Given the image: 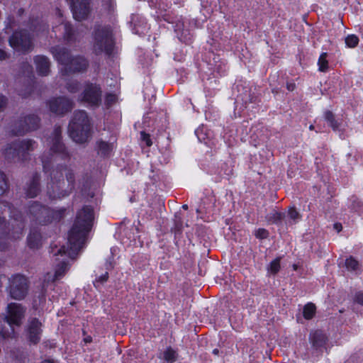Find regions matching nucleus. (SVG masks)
I'll return each instance as SVG.
<instances>
[{"label": "nucleus", "instance_id": "1", "mask_svg": "<svg viewBox=\"0 0 363 363\" xmlns=\"http://www.w3.org/2000/svg\"><path fill=\"white\" fill-rule=\"evenodd\" d=\"M94 220V210L91 206H86L77 213L75 222L68 235L69 246H62L57 250L55 255H67L72 259L82 247L86 236L90 231Z\"/></svg>", "mask_w": 363, "mask_h": 363}, {"label": "nucleus", "instance_id": "2", "mask_svg": "<svg viewBox=\"0 0 363 363\" xmlns=\"http://www.w3.org/2000/svg\"><path fill=\"white\" fill-rule=\"evenodd\" d=\"M76 186V174L72 168L60 164L53 168L47 179L45 192L50 200L69 196Z\"/></svg>", "mask_w": 363, "mask_h": 363}, {"label": "nucleus", "instance_id": "3", "mask_svg": "<svg viewBox=\"0 0 363 363\" xmlns=\"http://www.w3.org/2000/svg\"><path fill=\"white\" fill-rule=\"evenodd\" d=\"M93 125L87 113L84 111H75L69 123L68 133L76 143L84 144L92 137Z\"/></svg>", "mask_w": 363, "mask_h": 363}, {"label": "nucleus", "instance_id": "4", "mask_svg": "<svg viewBox=\"0 0 363 363\" xmlns=\"http://www.w3.org/2000/svg\"><path fill=\"white\" fill-rule=\"evenodd\" d=\"M23 318V306L21 303H11L7 306V315L4 318V323L7 324V328H0V335L4 338H8L14 334L13 325L19 326Z\"/></svg>", "mask_w": 363, "mask_h": 363}, {"label": "nucleus", "instance_id": "5", "mask_svg": "<svg viewBox=\"0 0 363 363\" xmlns=\"http://www.w3.org/2000/svg\"><path fill=\"white\" fill-rule=\"evenodd\" d=\"M114 43L110 28L99 26L95 29L94 50L96 55L105 52L112 54Z\"/></svg>", "mask_w": 363, "mask_h": 363}, {"label": "nucleus", "instance_id": "6", "mask_svg": "<svg viewBox=\"0 0 363 363\" xmlns=\"http://www.w3.org/2000/svg\"><path fill=\"white\" fill-rule=\"evenodd\" d=\"M5 213H8L9 216L16 223V225L18 226V230L12 233V238L20 239V235L23 233V213L15 209L9 202L0 201V227L2 228L6 225Z\"/></svg>", "mask_w": 363, "mask_h": 363}, {"label": "nucleus", "instance_id": "7", "mask_svg": "<svg viewBox=\"0 0 363 363\" xmlns=\"http://www.w3.org/2000/svg\"><path fill=\"white\" fill-rule=\"evenodd\" d=\"M24 29V53L30 52L34 47L33 40L39 32L45 30V25L38 18L33 19Z\"/></svg>", "mask_w": 363, "mask_h": 363}, {"label": "nucleus", "instance_id": "8", "mask_svg": "<svg viewBox=\"0 0 363 363\" xmlns=\"http://www.w3.org/2000/svg\"><path fill=\"white\" fill-rule=\"evenodd\" d=\"M42 326V323L36 318H32L28 320L26 338L28 345L36 346L40 342L43 333Z\"/></svg>", "mask_w": 363, "mask_h": 363}, {"label": "nucleus", "instance_id": "9", "mask_svg": "<svg viewBox=\"0 0 363 363\" xmlns=\"http://www.w3.org/2000/svg\"><path fill=\"white\" fill-rule=\"evenodd\" d=\"M47 104L50 111L59 116H63L71 111L74 106L73 101L65 96L52 98Z\"/></svg>", "mask_w": 363, "mask_h": 363}, {"label": "nucleus", "instance_id": "10", "mask_svg": "<svg viewBox=\"0 0 363 363\" xmlns=\"http://www.w3.org/2000/svg\"><path fill=\"white\" fill-rule=\"evenodd\" d=\"M101 89L98 84L87 83L82 94V100L91 106H98L101 101Z\"/></svg>", "mask_w": 363, "mask_h": 363}, {"label": "nucleus", "instance_id": "11", "mask_svg": "<svg viewBox=\"0 0 363 363\" xmlns=\"http://www.w3.org/2000/svg\"><path fill=\"white\" fill-rule=\"evenodd\" d=\"M52 135V144L51 150L57 153L62 160L69 159L70 154L65 144L62 142V128L60 126H55Z\"/></svg>", "mask_w": 363, "mask_h": 363}, {"label": "nucleus", "instance_id": "12", "mask_svg": "<svg viewBox=\"0 0 363 363\" xmlns=\"http://www.w3.org/2000/svg\"><path fill=\"white\" fill-rule=\"evenodd\" d=\"M90 0H72L71 9L75 20L81 21L87 18L90 13Z\"/></svg>", "mask_w": 363, "mask_h": 363}, {"label": "nucleus", "instance_id": "13", "mask_svg": "<svg viewBox=\"0 0 363 363\" xmlns=\"http://www.w3.org/2000/svg\"><path fill=\"white\" fill-rule=\"evenodd\" d=\"M2 155L8 162L19 159L23 155V140L18 139L8 144L2 150Z\"/></svg>", "mask_w": 363, "mask_h": 363}, {"label": "nucleus", "instance_id": "14", "mask_svg": "<svg viewBox=\"0 0 363 363\" xmlns=\"http://www.w3.org/2000/svg\"><path fill=\"white\" fill-rule=\"evenodd\" d=\"M28 213L35 218L39 223H46L49 218V210L38 202H32L28 207Z\"/></svg>", "mask_w": 363, "mask_h": 363}, {"label": "nucleus", "instance_id": "15", "mask_svg": "<svg viewBox=\"0 0 363 363\" xmlns=\"http://www.w3.org/2000/svg\"><path fill=\"white\" fill-rule=\"evenodd\" d=\"M50 51L52 54L54 58L60 64L65 66V69L73 57V55H72L70 51L68 49L60 45L51 47Z\"/></svg>", "mask_w": 363, "mask_h": 363}, {"label": "nucleus", "instance_id": "16", "mask_svg": "<svg viewBox=\"0 0 363 363\" xmlns=\"http://www.w3.org/2000/svg\"><path fill=\"white\" fill-rule=\"evenodd\" d=\"M9 293L13 299H23V274H18L12 277L9 284Z\"/></svg>", "mask_w": 363, "mask_h": 363}, {"label": "nucleus", "instance_id": "17", "mask_svg": "<svg viewBox=\"0 0 363 363\" xmlns=\"http://www.w3.org/2000/svg\"><path fill=\"white\" fill-rule=\"evenodd\" d=\"M28 197L34 198L37 196L41 191L40 175L35 172L27 182V186L24 189Z\"/></svg>", "mask_w": 363, "mask_h": 363}, {"label": "nucleus", "instance_id": "18", "mask_svg": "<svg viewBox=\"0 0 363 363\" xmlns=\"http://www.w3.org/2000/svg\"><path fill=\"white\" fill-rule=\"evenodd\" d=\"M88 65V62L84 57L79 55L73 56L65 72L67 73L83 72L86 70Z\"/></svg>", "mask_w": 363, "mask_h": 363}, {"label": "nucleus", "instance_id": "19", "mask_svg": "<svg viewBox=\"0 0 363 363\" xmlns=\"http://www.w3.org/2000/svg\"><path fill=\"white\" fill-rule=\"evenodd\" d=\"M55 29L62 32V38L67 43H72L75 41V33L69 23L62 22Z\"/></svg>", "mask_w": 363, "mask_h": 363}, {"label": "nucleus", "instance_id": "20", "mask_svg": "<svg viewBox=\"0 0 363 363\" xmlns=\"http://www.w3.org/2000/svg\"><path fill=\"white\" fill-rule=\"evenodd\" d=\"M34 61L38 74L42 76H47L50 71L49 59L44 55H38L35 57Z\"/></svg>", "mask_w": 363, "mask_h": 363}, {"label": "nucleus", "instance_id": "21", "mask_svg": "<svg viewBox=\"0 0 363 363\" xmlns=\"http://www.w3.org/2000/svg\"><path fill=\"white\" fill-rule=\"evenodd\" d=\"M9 45L16 50H23V28L13 32L9 38Z\"/></svg>", "mask_w": 363, "mask_h": 363}, {"label": "nucleus", "instance_id": "22", "mask_svg": "<svg viewBox=\"0 0 363 363\" xmlns=\"http://www.w3.org/2000/svg\"><path fill=\"white\" fill-rule=\"evenodd\" d=\"M40 126V118L35 114H29L24 117V132L33 131Z\"/></svg>", "mask_w": 363, "mask_h": 363}, {"label": "nucleus", "instance_id": "23", "mask_svg": "<svg viewBox=\"0 0 363 363\" xmlns=\"http://www.w3.org/2000/svg\"><path fill=\"white\" fill-rule=\"evenodd\" d=\"M310 339L313 347L317 350L323 347L327 340L325 335L320 330H316L311 334Z\"/></svg>", "mask_w": 363, "mask_h": 363}, {"label": "nucleus", "instance_id": "24", "mask_svg": "<svg viewBox=\"0 0 363 363\" xmlns=\"http://www.w3.org/2000/svg\"><path fill=\"white\" fill-rule=\"evenodd\" d=\"M27 245L31 249H38L41 245V235L35 229L32 230L27 238Z\"/></svg>", "mask_w": 363, "mask_h": 363}, {"label": "nucleus", "instance_id": "25", "mask_svg": "<svg viewBox=\"0 0 363 363\" xmlns=\"http://www.w3.org/2000/svg\"><path fill=\"white\" fill-rule=\"evenodd\" d=\"M178 353L177 351L173 350L171 347H168L159 357L160 359H163L167 363H174L178 359Z\"/></svg>", "mask_w": 363, "mask_h": 363}, {"label": "nucleus", "instance_id": "26", "mask_svg": "<svg viewBox=\"0 0 363 363\" xmlns=\"http://www.w3.org/2000/svg\"><path fill=\"white\" fill-rule=\"evenodd\" d=\"M96 144L98 148V154L104 157L109 155L113 149V145L112 143H109L104 140H99L97 141Z\"/></svg>", "mask_w": 363, "mask_h": 363}, {"label": "nucleus", "instance_id": "27", "mask_svg": "<svg viewBox=\"0 0 363 363\" xmlns=\"http://www.w3.org/2000/svg\"><path fill=\"white\" fill-rule=\"evenodd\" d=\"M69 269V264L67 261L62 260L57 265L55 269V272L54 274V278L52 279V281H55L57 279H60L61 277H62L67 272Z\"/></svg>", "mask_w": 363, "mask_h": 363}, {"label": "nucleus", "instance_id": "28", "mask_svg": "<svg viewBox=\"0 0 363 363\" xmlns=\"http://www.w3.org/2000/svg\"><path fill=\"white\" fill-rule=\"evenodd\" d=\"M315 312V306L312 303H307L303 308V317L307 320H310L313 317Z\"/></svg>", "mask_w": 363, "mask_h": 363}, {"label": "nucleus", "instance_id": "29", "mask_svg": "<svg viewBox=\"0 0 363 363\" xmlns=\"http://www.w3.org/2000/svg\"><path fill=\"white\" fill-rule=\"evenodd\" d=\"M328 54L326 52H323L319 57L318 65V69L320 72H326L328 69V62L327 60Z\"/></svg>", "mask_w": 363, "mask_h": 363}, {"label": "nucleus", "instance_id": "30", "mask_svg": "<svg viewBox=\"0 0 363 363\" xmlns=\"http://www.w3.org/2000/svg\"><path fill=\"white\" fill-rule=\"evenodd\" d=\"M325 119L329 123V125L334 130H337L339 127V123L335 121V116L330 111H327L325 113Z\"/></svg>", "mask_w": 363, "mask_h": 363}, {"label": "nucleus", "instance_id": "31", "mask_svg": "<svg viewBox=\"0 0 363 363\" xmlns=\"http://www.w3.org/2000/svg\"><path fill=\"white\" fill-rule=\"evenodd\" d=\"M287 216L294 223H297L301 218V215L294 206L289 208Z\"/></svg>", "mask_w": 363, "mask_h": 363}, {"label": "nucleus", "instance_id": "32", "mask_svg": "<svg viewBox=\"0 0 363 363\" xmlns=\"http://www.w3.org/2000/svg\"><path fill=\"white\" fill-rule=\"evenodd\" d=\"M9 189L8 179L6 174L0 171V195H3Z\"/></svg>", "mask_w": 363, "mask_h": 363}, {"label": "nucleus", "instance_id": "33", "mask_svg": "<svg viewBox=\"0 0 363 363\" xmlns=\"http://www.w3.org/2000/svg\"><path fill=\"white\" fill-rule=\"evenodd\" d=\"M285 216L284 213L274 211L269 216V220L273 223L278 224L284 220Z\"/></svg>", "mask_w": 363, "mask_h": 363}, {"label": "nucleus", "instance_id": "34", "mask_svg": "<svg viewBox=\"0 0 363 363\" xmlns=\"http://www.w3.org/2000/svg\"><path fill=\"white\" fill-rule=\"evenodd\" d=\"M345 266L348 270L356 271L358 269L359 262L352 257H350L345 260Z\"/></svg>", "mask_w": 363, "mask_h": 363}, {"label": "nucleus", "instance_id": "35", "mask_svg": "<svg viewBox=\"0 0 363 363\" xmlns=\"http://www.w3.org/2000/svg\"><path fill=\"white\" fill-rule=\"evenodd\" d=\"M359 38L355 35H349L345 38V43L349 48H354L358 45Z\"/></svg>", "mask_w": 363, "mask_h": 363}, {"label": "nucleus", "instance_id": "36", "mask_svg": "<svg viewBox=\"0 0 363 363\" xmlns=\"http://www.w3.org/2000/svg\"><path fill=\"white\" fill-rule=\"evenodd\" d=\"M36 143L32 139L24 140V155L26 152L33 151L36 147ZM26 156L24 155V160Z\"/></svg>", "mask_w": 363, "mask_h": 363}, {"label": "nucleus", "instance_id": "37", "mask_svg": "<svg viewBox=\"0 0 363 363\" xmlns=\"http://www.w3.org/2000/svg\"><path fill=\"white\" fill-rule=\"evenodd\" d=\"M143 128H144V130L140 131V139L143 142L145 143L147 147H150L152 145L150 135L146 132L145 126H143Z\"/></svg>", "mask_w": 363, "mask_h": 363}, {"label": "nucleus", "instance_id": "38", "mask_svg": "<svg viewBox=\"0 0 363 363\" xmlns=\"http://www.w3.org/2000/svg\"><path fill=\"white\" fill-rule=\"evenodd\" d=\"M280 269V259L277 258L273 260L269 265V270L273 274H277Z\"/></svg>", "mask_w": 363, "mask_h": 363}, {"label": "nucleus", "instance_id": "39", "mask_svg": "<svg viewBox=\"0 0 363 363\" xmlns=\"http://www.w3.org/2000/svg\"><path fill=\"white\" fill-rule=\"evenodd\" d=\"M66 87L70 93H76L79 89V83L77 81L69 82L67 84Z\"/></svg>", "mask_w": 363, "mask_h": 363}, {"label": "nucleus", "instance_id": "40", "mask_svg": "<svg viewBox=\"0 0 363 363\" xmlns=\"http://www.w3.org/2000/svg\"><path fill=\"white\" fill-rule=\"evenodd\" d=\"M352 204H351V208L354 211H357L362 206V202L356 197L352 196Z\"/></svg>", "mask_w": 363, "mask_h": 363}, {"label": "nucleus", "instance_id": "41", "mask_svg": "<svg viewBox=\"0 0 363 363\" xmlns=\"http://www.w3.org/2000/svg\"><path fill=\"white\" fill-rule=\"evenodd\" d=\"M117 100V96L113 94H108L106 96L105 103L106 106H110L113 104Z\"/></svg>", "mask_w": 363, "mask_h": 363}, {"label": "nucleus", "instance_id": "42", "mask_svg": "<svg viewBox=\"0 0 363 363\" xmlns=\"http://www.w3.org/2000/svg\"><path fill=\"white\" fill-rule=\"evenodd\" d=\"M269 233L264 228H259L256 231L255 236L257 238L264 239L268 237Z\"/></svg>", "mask_w": 363, "mask_h": 363}, {"label": "nucleus", "instance_id": "43", "mask_svg": "<svg viewBox=\"0 0 363 363\" xmlns=\"http://www.w3.org/2000/svg\"><path fill=\"white\" fill-rule=\"evenodd\" d=\"M108 272H106L104 274L99 276L96 279V282L100 283V284H104V282H106L108 280Z\"/></svg>", "mask_w": 363, "mask_h": 363}, {"label": "nucleus", "instance_id": "44", "mask_svg": "<svg viewBox=\"0 0 363 363\" xmlns=\"http://www.w3.org/2000/svg\"><path fill=\"white\" fill-rule=\"evenodd\" d=\"M12 134L14 135H23V123L19 121L18 128L16 130H12Z\"/></svg>", "mask_w": 363, "mask_h": 363}, {"label": "nucleus", "instance_id": "45", "mask_svg": "<svg viewBox=\"0 0 363 363\" xmlns=\"http://www.w3.org/2000/svg\"><path fill=\"white\" fill-rule=\"evenodd\" d=\"M113 267V257L111 256L106 262V270H111Z\"/></svg>", "mask_w": 363, "mask_h": 363}, {"label": "nucleus", "instance_id": "46", "mask_svg": "<svg viewBox=\"0 0 363 363\" xmlns=\"http://www.w3.org/2000/svg\"><path fill=\"white\" fill-rule=\"evenodd\" d=\"M30 82H31V84L30 85V87L29 89H24V97L27 94L28 95L31 94V93L33 91V88L35 86V82L33 81V79H30Z\"/></svg>", "mask_w": 363, "mask_h": 363}, {"label": "nucleus", "instance_id": "47", "mask_svg": "<svg viewBox=\"0 0 363 363\" xmlns=\"http://www.w3.org/2000/svg\"><path fill=\"white\" fill-rule=\"evenodd\" d=\"M354 301L363 306V292H358L356 294Z\"/></svg>", "mask_w": 363, "mask_h": 363}, {"label": "nucleus", "instance_id": "48", "mask_svg": "<svg viewBox=\"0 0 363 363\" xmlns=\"http://www.w3.org/2000/svg\"><path fill=\"white\" fill-rule=\"evenodd\" d=\"M10 57V54L3 49H0V61L5 60Z\"/></svg>", "mask_w": 363, "mask_h": 363}, {"label": "nucleus", "instance_id": "49", "mask_svg": "<svg viewBox=\"0 0 363 363\" xmlns=\"http://www.w3.org/2000/svg\"><path fill=\"white\" fill-rule=\"evenodd\" d=\"M7 104V99L2 94H0V111L6 106Z\"/></svg>", "mask_w": 363, "mask_h": 363}, {"label": "nucleus", "instance_id": "50", "mask_svg": "<svg viewBox=\"0 0 363 363\" xmlns=\"http://www.w3.org/2000/svg\"><path fill=\"white\" fill-rule=\"evenodd\" d=\"M286 88L289 91H292L296 88V84L294 83H287Z\"/></svg>", "mask_w": 363, "mask_h": 363}, {"label": "nucleus", "instance_id": "51", "mask_svg": "<svg viewBox=\"0 0 363 363\" xmlns=\"http://www.w3.org/2000/svg\"><path fill=\"white\" fill-rule=\"evenodd\" d=\"M9 23L6 26V29L11 28V23L14 22V17L13 16H9L8 17Z\"/></svg>", "mask_w": 363, "mask_h": 363}, {"label": "nucleus", "instance_id": "52", "mask_svg": "<svg viewBox=\"0 0 363 363\" xmlns=\"http://www.w3.org/2000/svg\"><path fill=\"white\" fill-rule=\"evenodd\" d=\"M334 228L337 231L340 232L342 229V224L340 223H336L334 224Z\"/></svg>", "mask_w": 363, "mask_h": 363}, {"label": "nucleus", "instance_id": "53", "mask_svg": "<svg viewBox=\"0 0 363 363\" xmlns=\"http://www.w3.org/2000/svg\"><path fill=\"white\" fill-rule=\"evenodd\" d=\"M7 248V243L0 240V250L4 251Z\"/></svg>", "mask_w": 363, "mask_h": 363}, {"label": "nucleus", "instance_id": "54", "mask_svg": "<svg viewBox=\"0 0 363 363\" xmlns=\"http://www.w3.org/2000/svg\"><path fill=\"white\" fill-rule=\"evenodd\" d=\"M23 69H24V73L26 72H30V71L31 70L32 67L30 65H26L25 62H24V67H23Z\"/></svg>", "mask_w": 363, "mask_h": 363}, {"label": "nucleus", "instance_id": "55", "mask_svg": "<svg viewBox=\"0 0 363 363\" xmlns=\"http://www.w3.org/2000/svg\"><path fill=\"white\" fill-rule=\"evenodd\" d=\"M84 341L86 342V343H90L92 342V337L91 336H87L86 337H85L84 339Z\"/></svg>", "mask_w": 363, "mask_h": 363}, {"label": "nucleus", "instance_id": "56", "mask_svg": "<svg viewBox=\"0 0 363 363\" xmlns=\"http://www.w3.org/2000/svg\"><path fill=\"white\" fill-rule=\"evenodd\" d=\"M40 363H54V362L50 359H45L43 362H41Z\"/></svg>", "mask_w": 363, "mask_h": 363}, {"label": "nucleus", "instance_id": "57", "mask_svg": "<svg viewBox=\"0 0 363 363\" xmlns=\"http://www.w3.org/2000/svg\"><path fill=\"white\" fill-rule=\"evenodd\" d=\"M218 353H219V350H218V349L216 348V349H214V350H213V354H214L217 355V354H218Z\"/></svg>", "mask_w": 363, "mask_h": 363}, {"label": "nucleus", "instance_id": "58", "mask_svg": "<svg viewBox=\"0 0 363 363\" xmlns=\"http://www.w3.org/2000/svg\"><path fill=\"white\" fill-rule=\"evenodd\" d=\"M43 171L47 172V165L45 164L44 161H43Z\"/></svg>", "mask_w": 363, "mask_h": 363}, {"label": "nucleus", "instance_id": "59", "mask_svg": "<svg viewBox=\"0 0 363 363\" xmlns=\"http://www.w3.org/2000/svg\"><path fill=\"white\" fill-rule=\"evenodd\" d=\"M57 14L60 17H62V13L60 9H57Z\"/></svg>", "mask_w": 363, "mask_h": 363}, {"label": "nucleus", "instance_id": "60", "mask_svg": "<svg viewBox=\"0 0 363 363\" xmlns=\"http://www.w3.org/2000/svg\"><path fill=\"white\" fill-rule=\"evenodd\" d=\"M18 13L19 14L23 13V8H20V9H18Z\"/></svg>", "mask_w": 363, "mask_h": 363}, {"label": "nucleus", "instance_id": "61", "mask_svg": "<svg viewBox=\"0 0 363 363\" xmlns=\"http://www.w3.org/2000/svg\"><path fill=\"white\" fill-rule=\"evenodd\" d=\"M182 208L185 210H186L188 208V206L186 204H184L182 206Z\"/></svg>", "mask_w": 363, "mask_h": 363}, {"label": "nucleus", "instance_id": "62", "mask_svg": "<svg viewBox=\"0 0 363 363\" xmlns=\"http://www.w3.org/2000/svg\"><path fill=\"white\" fill-rule=\"evenodd\" d=\"M130 202H133L135 201V197L134 196L130 197Z\"/></svg>", "mask_w": 363, "mask_h": 363}, {"label": "nucleus", "instance_id": "63", "mask_svg": "<svg viewBox=\"0 0 363 363\" xmlns=\"http://www.w3.org/2000/svg\"><path fill=\"white\" fill-rule=\"evenodd\" d=\"M147 118H146V117L144 118L143 122V124H145V123L147 122Z\"/></svg>", "mask_w": 363, "mask_h": 363}, {"label": "nucleus", "instance_id": "64", "mask_svg": "<svg viewBox=\"0 0 363 363\" xmlns=\"http://www.w3.org/2000/svg\"><path fill=\"white\" fill-rule=\"evenodd\" d=\"M293 267H294V269L295 270H296V269H297V268H298V266H297L296 264H294V265H293Z\"/></svg>", "mask_w": 363, "mask_h": 363}]
</instances>
